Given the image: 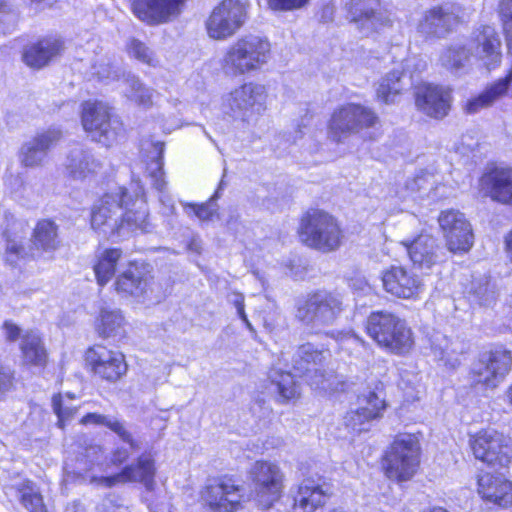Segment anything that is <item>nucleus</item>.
<instances>
[{"label": "nucleus", "mask_w": 512, "mask_h": 512, "mask_svg": "<svg viewBox=\"0 0 512 512\" xmlns=\"http://www.w3.org/2000/svg\"><path fill=\"white\" fill-rule=\"evenodd\" d=\"M271 58V44L266 37L245 35L228 45L219 66L230 78L252 76L259 73Z\"/></svg>", "instance_id": "obj_1"}, {"label": "nucleus", "mask_w": 512, "mask_h": 512, "mask_svg": "<svg viewBox=\"0 0 512 512\" xmlns=\"http://www.w3.org/2000/svg\"><path fill=\"white\" fill-rule=\"evenodd\" d=\"M500 46L495 29L487 25L480 26L472 32L466 43H455L445 49L440 56V62L443 67L458 71L473 57L480 60L486 68L492 69L500 63Z\"/></svg>", "instance_id": "obj_2"}, {"label": "nucleus", "mask_w": 512, "mask_h": 512, "mask_svg": "<svg viewBox=\"0 0 512 512\" xmlns=\"http://www.w3.org/2000/svg\"><path fill=\"white\" fill-rule=\"evenodd\" d=\"M298 234L303 244L323 253L337 250L344 237L337 219L322 210L307 212L301 218Z\"/></svg>", "instance_id": "obj_3"}, {"label": "nucleus", "mask_w": 512, "mask_h": 512, "mask_svg": "<svg viewBox=\"0 0 512 512\" xmlns=\"http://www.w3.org/2000/svg\"><path fill=\"white\" fill-rule=\"evenodd\" d=\"M343 309L339 293L318 290L297 300L295 317L311 331L319 332L332 325Z\"/></svg>", "instance_id": "obj_4"}, {"label": "nucleus", "mask_w": 512, "mask_h": 512, "mask_svg": "<svg viewBox=\"0 0 512 512\" xmlns=\"http://www.w3.org/2000/svg\"><path fill=\"white\" fill-rule=\"evenodd\" d=\"M367 332L378 345L394 354L405 355L414 346L413 333L406 321L389 312L372 313Z\"/></svg>", "instance_id": "obj_5"}, {"label": "nucleus", "mask_w": 512, "mask_h": 512, "mask_svg": "<svg viewBox=\"0 0 512 512\" xmlns=\"http://www.w3.org/2000/svg\"><path fill=\"white\" fill-rule=\"evenodd\" d=\"M268 93L264 85L247 82L224 97L231 116L247 124L255 123L267 110Z\"/></svg>", "instance_id": "obj_6"}, {"label": "nucleus", "mask_w": 512, "mask_h": 512, "mask_svg": "<svg viewBox=\"0 0 512 512\" xmlns=\"http://www.w3.org/2000/svg\"><path fill=\"white\" fill-rule=\"evenodd\" d=\"M420 464V443L415 434H399L386 454V474L399 482L411 479Z\"/></svg>", "instance_id": "obj_7"}, {"label": "nucleus", "mask_w": 512, "mask_h": 512, "mask_svg": "<svg viewBox=\"0 0 512 512\" xmlns=\"http://www.w3.org/2000/svg\"><path fill=\"white\" fill-rule=\"evenodd\" d=\"M81 119L85 131L104 146L114 145L122 135L121 121L110 113V107L103 102L83 103Z\"/></svg>", "instance_id": "obj_8"}, {"label": "nucleus", "mask_w": 512, "mask_h": 512, "mask_svg": "<svg viewBox=\"0 0 512 512\" xmlns=\"http://www.w3.org/2000/svg\"><path fill=\"white\" fill-rule=\"evenodd\" d=\"M249 7L248 0H222L206 20L208 36L223 41L235 35L247 21Z\"/></svg>", "instance_id": "obj_9"}, {"label": "nucleus", "mask_w": 512, "mask_h": 512, "mask_svg": "<svg viewBox=\"0 0 512 512\" xmlns=\"http://www.w3.org/2000/svg\"><path fill=\"white\" fill-rule=\"evenodd\" d=\"M377 122L378 117L371 109L348 103L333 112L328 125V135L333 141L342 143L352 134L374 127Z\"/></svg>", "instance_id": "obj_10"}, {"label": "nucleus", "mask_w": 512, "mask_h": 512, "mask_svg": "<svg viewBox=\"0 0 512 512\" xmlns=\"http://www.w3.org/2000/svg\"><path fill=\"white\" fill-rule=\"evenodd\" d=\"M330 357L328 349H318L311 343L301 345L293 360V369L299 377H305L315 390L334 392L335 377L324 375L320 366Z\"/></svg>", "instance_id": "obj_11"}, {"label": "nucleus", "mask_w": 512, "mask_h": 512, "mask_svg": "<svg viewBox=\"0 0 512 512\" xmlns=\"http://www.w3.org/2000/svg\"><path fill=\"white\" fill-rule=\"evenodd\" d=\"M511 368V351L496 347L480 355L473 364L470 375L473 383L493 389L505 379Z\"/></svg>", "instance_id": "obj_12"}, {"label": "nucleus", "mask_w": 512, "mask_h": 512, "mask_svg": "<svg viewBox=\"0 0 512 512\" xmlns=\"http://www.w3.org/2000/svg\"><path fill=\"white\" fill-rule=\"evenodd\" d=\"M256 501L263 508L277 502L283 490V473L279 466L269 461H256L249 472Z\"/></svg>", "instance_id": "obj_13"}, {"label": "nucleus", "mask_w": 512, "mask_h": 512, "mask_svg": "<svg viewBox=\"0 0 512 512\" xmlns=\"http://www.w3.org/2000/svg\"><path fill=\"white\" fill-rule=\"evenodd\" d=\"M438 223L447 249L454 254L467 253L473 246L474 235L470 222L459 210H443Z\"/></svg>", "instance_id": "obj_14"}, {"label": "nucleus", "mask_w": 512, "mask_h": 512, "mask_svg": "<svg viewBox=\"0 0 512 512\" xmlns=\"http://www.w3.org/2000/svg\"><path fill=\"white\" fill-rule=\"evenodd\" d=\"M201 499L212 510L234 512L241 507L244 488L231 477L215 478L204 487Z\"/></svg>", "instance_id": "obj_15"}, {"label": "nucleus", "mask_w": 512, "mask_h": 512, "mask_svg": "<svg viewBox=\"0 0 512 512\" xmlns=\"http://www.w3.org/2000/svg\"><path fill=\"white\" fill-rule=\"evenodd\" d=\"M474 456L490 465L507 466L511 449L509 439L494 429H483L469 440Z\"/></svg>", "instance_id": "obj_16"}, {"label": "nucleus", "mask_w": 512, "mask_h": 512, "mask_svg": "<svg viewBox=\"0 0 512 512\" xmlns=\"http://www.w3.org/2000/svg\"><path fill=\"white\" fill-rule=\"evenodd\" d=\"M126 189L118 188L115 192L106 193L93 206L91 227L105 236L118 234L119 218L123 210Z\"/></svg>", "instance_id": "obj_17"}, {"label": "nucleus", "mask_w": 512, "mask_h": 512, "mask_svg": "<svg viewBox=\"0 0 512 512\" xmlns=\"http://www.w3.org/2000/svg\"><path fill=\"white\" fill-rule=\"evenodd\" d=\"M85 361L94 375L110 383L117 382L127 373L123 353L102 345L90 347L85 353Z\"/></svg>", "instance_id": "obj_18"}, {"label": "nucleus", "mask_w": 512, "mask_h": 512, "mask_svg": "<svg viewBox=\"0 0 512 512\" xmlns=\"http://www.w3.org/2000/svg\"><path fill=\"white\" fill-rule=\"evenodd\" d=\"M116 291L125 296L132 297L137 302L145 303L154 300V287L152 277L147 268L135 262L120 273L115 281Z\"/></svg>", "instance_id": "obj_19"}, {"label": "nucleus", "mask_w": 512, "mask_h": 512, "mask_svg": "<svg viewBox=\"0 0 512 512\" xmlns=\"http://www.w3.org/2000/svg\"><path fill=\"white\" fill-rule=\"evenodd\" d=\"M135 186V197L126 191V197H124L123 209L121 211V222H119L118 236H125L126 232H151L154 228L152 223L149 221V213L147 203L144 197V191L138 184H132Z\"/></svg>", "instance_id": "obj_20"}, {"label": "nucleus", "mask_w": 512, "mask_h": 512, "mask_svg": "<svg viewBox=\"0 0 512 512\" xmlns=\"http://www.w3.org/2000/svg\"><path fill=\"white\" fill-rule=\"evenodd\" d=\"M381 279L385 291L397 298L416 300L425 291L423 280L402 266H391L384 270Z\"/></svg>", "instance_id": "obj_21"}, {"label": "nucleus", "mask_w": 512, "mask_h": 512, "mask_svg": "<svg viewBox=\"0 0 512 512\" xmlns=\"http://www.w3.org/2000/svg\"><path fill=\"white\" fill-rule=\"evenodd\" d=\"M463 9L455 3H445L424 12L417 29L427 36L442 37L462 19Z\"/></svg>", "instance_id": "obj_22"}, {"label": "nucleus", "mask_w": 512, "mask_h": 512, "mask_svg": "<svg viewBox=\"0 0 512 512\" xmlns=\"http://www.w3.org/2000/svg\"><path fill=\"white\" fill-rule=\"evenodd\" d=\"M349 13L357 28L366 35L392 25L390 14L382 9L379 0H351Z\"/></svg>", "instance_id": "obj_23"}, {"label": "nucleus", "mask_w": 512, "mask_h": 512, "mask_svg": "<svg viewBox=\"0 0 512 512\" xmlns=\"http://www.w3.org/2000/svg\"><path fill=\"white\" fill-rule=\"evenodd\" d=\"M427 67L426 62L418 57L412 56L404 61V70H392L386 74L377 87V97L384 103L394 102L395 97L404 89L405 80L409 84L414 83V78L423 72Z\"/></svg>", "instance_id": "obj_24"}, {"label": "nucleus", "mask_w": 512, "mask_h": 512, "mask_svg": "<svg viewBox=\"0 0 512 512\" xmlns=\"http://www.w3.org/2000/svg\"><path fill=\"white\" fill-rule=\"evenodd\" d=\"M186 0H133V14L148 25H160L176 19Z\"/></svg>", "instance_id": "obj_25"}, {"label": "nucleus", "mask_w": 512, "mask_h": 512, "mask_svg": "<svg viewBox=\"0 0 512 512\" xmlns=\"http://www.w3.org/2000/svg\"><path fill=\"white\" fill-rule=\"evenodd\" d=\"M152 146L153 155L151 156V162L147 166V172L153 187L159 192L160 213L167 218L168 225H172L173 217L176 214V207L173 197L166 189L167 182L164 179V143L155 142Z\"/></svg>", "instance_id": "obj_26"}, {"label": "nucleus", "mask_w": 512, "mask_h": 512, "mask_svg": "<svg viewBox=\"0 0 512 512\" xmlns=\"http://www.w3.org/2000/svg\"><path fill=\"white\" fill-rule=\"evenodd\" d=\"M479 192L494 202L512 205V168L487 170L479 179Z\"/></svg>", "instance_id": "obj_27"}, {"label": "nucleus", "mask_w": 512, "mask_h": 512, "mask_svg": "<svg viewBox=\"0 0 512 512\" xmlns=\"http://www.w3.org/2000/svg\"><path fill=\"white\" fill-rule=\"evenodd\" d=\"M154 476V459L150 454H143L139 457L135 466H126L115 475L101 477L99 484L105 487H112L119 483L139 482L144 485L148 492H152L156 484Z\"/></svg>", "instance_id": "obj_28"}, {"label": "nucleus", "mask_w": 512, "mask_h": 512, "mask_svg": "<svg viewBox=\"0 0 512 512\" xmlns=\"http://www.w3.org/2000/svg\"><path fill=\"white\" fill-rule=\"evenodd\" d=\"M3 333L9 342L21 339L20 350L22 360L26 365L42 366L46 362V351L36 332L29 331L22 335L20 327L11 321H5Z\"/></svg>", "instance_id": "obj_29"}, {"label": "nucleus", "mask_w": 512, "mask_h": 512, "mask_svg": "<svg viewBox=\"0 0 512 512\" xmlns=\"http://www.w3.org/2000/svg\"><path fill=\"white\" fill-rule=\"evenodd\" d=\"M415 102L417 108L428 116L443 118L450 109L451 91L443 86L424 83L416 87Z\"/></svg>", "instance_id": "obj_30"}, {"label": "nucleus", "mask_w": 512, "mask_h": 512, "mask_svg": "<svg viewBox=\"0 0 512 512\" xmlns=\"http://www.w3.org/2000/svg\"><path fill=\"white\" fill-rule=\"evenodd\" d=\"M61 139V131L51 128L37 133L26 141L20 150V162L24 167L35 168L44 164L48 151Z\"/></svg>", "instance_id": "obj_31"}, {"label": "nucleus", "mask_w": 512, "mask_h": 512, "mask_svg": "<svg viewBox=\"0 0 512 512\" xmlns=\"http://www.w3.org/2000/svg\"><path fill=\"white\" fill-rule=\"evenodd\" d=\"M413 266L419 269H430L440 262V247L437 239L430 234L421 233L415 238L401 241Z\"/></svg>", "instance_id": "obj_32"}, {"label": "nucleus", "mask_w": 512, "mask_h": 512, "mask_svg": "<svg viewBox=\"0 0 512 512\" xmlns=\"http://www.w3.org/2000/svg\"><path fill=\"white\" fill-rule=\"evenodd\" d=\"M477 492L486 503L504 508L512 505V482L502 474L480 475L477 480Z\"/></svg>", "instance_id": "obj_33"}, {"label": "nucleus", "mask_w": 512, "mask_h": 512, "mask_svg": "<svg viewBox=\"0 0 512 512\" xmlns=\"http://www.w3.org/2000/svg\"><path fill=\"white\" fill-rule=\"evenodd\" d=\"M4 489L7 497L18 499L29 512H46L43 498L30 480L17 475L10 479Z\"/></svg>", "instance_id": "obj_34"}, {"label": "nucleus", "mask_w": 512, "mask_h": 512, "mask_svg": "<svg viewBox=\"0 0 512 512\" xmlns=\"http://www.w3.org/2000/svg\"><path fill=\"white\" fill-rule=\"evenodd\" d=\"M431 353L437 361L450 368L457 367L461 356L466 352V345L459 341L449 340L444 334L435 332L430 337Z\"/></svg>", "instance_id": "obj_35"}, {"label": "nucleus", "mask_w": 512, "mask_h": 512, "mask_svg": "<svg viewBox=\"0 0 512 512\" xmlns=\"http://www.w3.org/2000/svg\"><path fill=\"white\" fill-rule=\"evenodd\" d=\"M66 174L75 179L82 180L97 173L102 164L89 151L74 148L70 151L64 164Z\"/></svg>", "instance_id": "obj_36"}, {"label": "nucleus", "mask_w": 512, "mask_h": 512, "mask_svg": "<svg viewBox=\"0 0 512 512\" xmlns=\"http://www.w3.org/2000/svg\"><path fill=\"white\" fill-rule=\"evenodd\" d=\"M512 83V69L509 73L491 85L487 86L479 95L468 99L464 110L468 114H476L482 109L492 106L498 99L506 95Z\"/></svg>", "instance_id": "obj_37"}, {"label": "nucleus", "mask_w": 512, "mask_h": 512, "mask_svg": "<svg viewBox=\"0 0 512 512\" xmlns=\"http://www.w3.org/2000/svg\"><path fill=\"white\" fill-rule=\"evenodd\" d=\"M63 50V42L57 38H45L27 47L23 53L24 62L32 68H42Z\"/></svg>", "instance_id": "obj_38"}, {"label": "nucleus", "mask_w": 512, "mask_h": 512, "mask_svg": "<svg viewBox=\"0 0 512 512\" xmlns=\"http://www.w3.org/2000/svg\"><path fill=\"white\" fill-rule=\"evenodd\" d=\"M325 498L326 492L321 484L313 479H305L294 497L293 512H314L324 504Z\"/></svg>", "instance_id": "obj_39"}, {"label": "nucleus", "mask_w": 512, "mask_h": 512, "mask_svg": "<svg viewBox=\"0 0 512 512\" xmlns=\"http://www.w3.org/2000/svg\"><path fill=\"white\" fill-rule=\"evenodd\" d=\"M32 241L38 251L51 256L61 246L57 224L50 219L39 220L34 228Z\"/></svg>", "instance_id": "obj_40"}, {"label": "nucleus", "mask_w": 512, "mask_h": 512, "mask_svg": "<svg viewBox=\"0 0 512 512\" xmlns=\"http://www.w3.org/2000/svg\"><path fill=\"white\" fill-rule=\"evenodd\" d=\"M121 259L122 250L119 248H106L96 254L93 270L100 286H105L112 279Z\"/></svg>", "instance_id": "obj_41"}, {"label": "nucleus", "mask_w": 512, "mask_h": 512, "mask_svg": "<svg viewBox=\"0 0 512 512\" xmlns=\"http://www.w3.org/2000/svg\"><path fill=\"white\" fill-rule=\"evenodd\" d=\"M123 84L125 85V96L130 101L145 109L153 106L158 93L143 84L138 77L130 73H124Z\"/></svg>", "instance_id": "obj_42"}, {"label": "nucleus", "mask_w": 512, "mask_h": 512, "mask_svg": "<svg viewBox=\"0 0 512 512\" xmlns=\"http://www.w3.org/2000/svg\"><path fill=\"white\" fill-rule=\"evenodd\" d=\"M25 223L22 221H14L11 229H6L4 236L6 238L5 261L14 266L19 260L24 259L27 255L23 245L22 236L25 233Z\"/></svg>", "instance_id": "obj_43"}, {"label": "nucleus", "mask_w": 512, "mask_h": 512, "mask_svg": "<svg viewBox=\"0 0 512 512\" xmlns=\"http://www.w3.org/2000/svg\"><path fill=\"white\" fill-rule=\"evenodd\" d=\"M124 327L125 319L117 309H101L95 322V329L103 338L121 336L124 333Z\"/></svg>", "instance_id": "obj_44"}, {"label": "nucleus", "mask_w": 512, "mask_h": 512, "mask_svg": "<svg viewBox=\"0 0 512 512\" xmlns=\"http://www.w3.org/2000/svg\"><path fill=\"white\" fill-rule=\"evenodd\" d=\"M269 379L281 401L295 399L300 395V385L290 372L273 369L269 373Z\"/></svg>", "instance_id": "obj_45"}, {"label": "nucleus", "mask_w": 512, "mask_h": 512, "mask_svg": "<svg viewBox=\"0 0 512 512\" xmlns=\"http://www.w3.org/2000/svg\"><path fill=\"white\" fill-rule=\"evenodd\" d=\"M81 423L84 425L97 424L104 425L115 432L124 443L130 446V449L134 450L137 448V444L134 441L132 435L127 431L124 424L117 419L110 418L97 413H88L81 419Z\"/></svg>", "instance_id": "obj_46"}, {"label": "nucleus", "mask_w": 512, "mask_h": 512, "mask_svg": "<svg viewBox=\"0 0 512 512\" xmlns=\"http://www.w3.org/2000/svg\"><path fill=\"white\" fill-rule=\"evenodd\" d=\"M358 408L362 411L361 419H375L385 409L386 404L381 391H368L358 396Z\"/></svg>", "instance_id": "obj_47"}, {"label": "nucleus", "mask_w": 512, "mask_h": 512, "mask_svg": "<svg viewBox=\"0 0 512 512\" xmlns=\"http://www.w3.org/2000/svg\"><path fill=\"white\" fill-rule=\"evenodd\" d=\"M75 399L74 394H57L52 398L53 411L58 417V425L63 428L65 422L69 421L77 411V406L72 402Z\"/></svg>", "instance_id": "obj_48"}, {"label": "nucleus", "mask_w": 512, "mask_h": 512, "mask_svg": "<svg viewBox=\"0 0 512 512\" xmlns=\"http://www.w3.org/2000/svg\"><path fill=\"white\" fill-rule=\"evenodd\" d=\"M222 183L221 181L217 191L215 194L210 198V200L207 203H203L201 205L197 204H184V209L187 213H189L188 210H191L195 216L200 219L201 221H209L211 220L214 215L217 213V207L214 204V201L219 198V191L222 189Z\"/></svg>", "instance_id": "obj_49"}, {"label": "nucleus", "mask_w": 512, "mask_h": 512, "mask_svg": "<svg viewBox=\"0 0 512 512\" xmlns=\"http://www.w3.org/2000/svg\"><path fill=\"white\" fill-rule=\"evenodd\" d=\"M127 51L131 57L149 66H156L158 63L153 52L144 43L137 39H131L128 42Z\"/></svg>", "instance_id": "obj_50"}, {"label": "nucleus", "mask_w": 512, "mask_h": 512, "mask_svg": "<svg viewBox=\"0 0 512 512\" xmlns=\"http://www.w3.org/2000/svg\"><path fill=\"white\" fill-rule=\"evenodd\" d=\"M434 185L433 177L430 174L423 173L416 176L413 180L409 181L406 185L407 191L411 194H419V197L426 195Z\"/></svg>", "instance_id": "obj_51"}, {"label": "nucleus", "mask_w": 512, "mask_h": 512, "mask_svg": "<svg viewBox=\"0 0 512 512\" xmlns=\"http://www.w3.org/2000/svg\"><path fill=\"white\" fill-rule=\"evenodd\" d=\"M273 12H293L306 8L310 0H266Z\"/></svg>", "instance_id": "obj_52"}, {"label": "nucleus", "mask_w": 512, "mask_h": 512, "mask_svg": "<svg viewBox=\"0 0 512 512\" xmlns=\"http://www.w3.org/2000/svg\"><path fill=\"white\" fill-rule=\"evenodd\" d=\"M500 15L506 33L508 50L512 54V0H501Z\"/></svg>", "instance_id": "obj_53"}, {"label": "nucleus", "mask_w": 512, "mask_h": 512, "mask_svg": "<svg viewBox=\"0 0 512 512\" xmlns=\"http://www.w3.org/2000/svg\"><path fill=\"white\" fill-rule=\"evenodd\" d=\"M332 337L339 343L341 349L349 353L364 345V341L351 331L338 332L336 335L332 334Z\"/></svg>", "instance_id": "obj_54"}, {"label": "nucleus", "mask_w": 512, "mask_h": 512, "mask_svg": "<svg viewBox=\"0 0 512 512\" xmlns=\"http://www.w3.org/2000/svg\"><path fill=\"white\" fill-rule=\"evenodd\" d=\"M361 415L362 411L359 408L347 412L344 416L345 426L355 433L367 430L366 426L371 419H361Z\"/></svg>", "instance_id": "obj_55"}, {"label": "nucleus", "mask_w": 512, "mask_h": 512, "mask_svg": "<svg viewBox=\"0 0 512 512\" xmlns=\"http://www.w3.org/2000/svg\"><path fill=\"white\" fill-rule=\"evenodd\" d=\"M92 69L93 74L96 75L101 81L109 82L113 80H120V73L118 68L113 67L109 61L94 64Z\"/></svg>", "instance_id": "obj_56"}, {"label": "nucleus", "mask_w": 512, "mask_h": 512, "mask_svg": "<svg viewBox=\"0 0 512 512\" xmlns=\"http://www.w3.org/2000/svg\"><path fill=\"white\" fill-rule=\"evenodd\" d=\"M349 286L357 295H368L372 288L362 276H356L350 280Z\"/></svg>", "instance_id": "obj_57"}, {"label": "nucleus", "mask_w": 512, "mask_h": 512, "mask_svg": "<svg viewBox=\"0 0 512 512\" xmlns=\"http://www.w3.org/2000/svg\"><path fill=\"white\" fill-rule=\"evenodd\" d=\"M12 385V374L0 364V399L12 388Z\"/></svg>", "instance_id": "obj_58"}, {"label": "nucleus", "mask_w": 512, "mask_h": 512, "mask_svg": "<svg viewBox=\"0 0 512 512\" xmlns=\"http://www.w3.org/2000/svg\"><path fill=\"white\" fill-rule=\"evenodd\" d=\"M103 451L100 446H90L86 449L85 458L90 464V468L95 464L99 465L100 458L102 457Z\"/></svg>", "instance_id": "obj_59"}, {"label": "nucleus", "mask_w": 512, "mask_h": 512, "mask_svg": "<svg viewBox=\"0 0 512 512\" xmlns=\"http://www.w3.org/2000/svg\"><path fill=\"white\" fill-rule=\"evenodd\" d=\"M5 185L12 194L18 196L19 189L22 187V180L18 176L9 175L5 179Z\"/></svg>", "instance_id": "obj_60"}, {"label": "nucleus", "mask_w": 512, "mask_h": 512, "mask_svg": "<svg viewBox=\"0 0 512 512\" xmlns=\"http://www.w3.org/2000/svg\"><path fill=\"white\" fill-rule=\"evenodd\" d=\"M229 301L236 307L238 316H244V296L240 293L233 292L229 295Z\"/></svg>", "instance_id": "obj_61"}, {"label": "nucleus", "mask_w": 512, "mask_h": 512, "mask_svg": "<svg viewBox=\"0 0 512 512\" xmlns=\"http://www.w3.org/2000/svg\"><path fill=\"white\" fill-rule=\"evenodd\" d=\"M130 451L125 447H118L112 454L111 462L115 465H120L125 462L129 457Z\"/></svg>", "instance_id": "obj_62"}, {"label": "nucleus", "mask_w": 512, "mask_h": 512, "mask_svg": "<svg viewBox=\"0 0 512 512\" xmlns=\"http://www.w3.org/2000/svg\"><path fill=\"white\" fill-rule=\"evenodd\" d=\"M148 507L151 512H171L170 504L164 500L159 502L150 501Z\"/></svg>", "instance_id": "obj_63"}, {"label": "nucleus", "mask_w": 512, "mask_h": 512, "mask_svg": "<svg viewBox=\"0 0 512 512\" xmlns=\"http://www.w3.org/2000/svg\"><path fill=\"white\" fill-rule=\"evenodd\" d=\"M334 6L332 4H326L323 6L320 13V20L322 22H329L333 19Z\"/></svg>", "instance_id": "obj_64"}]
</instances>
